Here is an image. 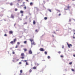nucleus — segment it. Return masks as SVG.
Wrapping results in <instances>:
<instances>
[{"instance_id": "obj_1", "label": "nucleus", "mask_w": 75, "mask_h": 75, "mask_svg": "<svg viewBox=\"0 0 75 75\" xmlns=\"http://www.w3.org/2000/svg\"><path fill=\"white\" fill-rule=\"evenodd\" d=\"M30 41L31 42V45H36L35 43L34 42V40L30 39Z\"/></svg>"}, {"instance_id": "obj_2", "label": "nucleus", "mask_w": 75, "mask_h": 75, "mask_svg": "<svg viewBox=\"0 0 75 75\" xmlns=\"http://www.w3.org/2000/svg\"><path fill=\"white\" fill-rule=\"evenodd\" d=\"M67 43L69 48H70V46H71V47H72V45H71V44H69L68 43V42H67Z\"/></svg>"}, {"instance_id": "obj_3", "label": "nucleus", "mask_w": 75, "mask_h": 75, "mask_svg": "<svg viewBox=\"0 0 75 75\" xmlns=\"http://www.w3.org/2000/svg\"><path fill=\"white\" fill-rule=\"evenodd\" d=\"M39 50L41 51H44V49L42 48H40Z\"/></svg>"}, {"instance_id": "obj_4", "label": "nucleus", "mask_w": 75, "mask_h": 75, "mask_svg": "<svg viewBox=\"0 0 75 75\" xmlns=\"http://www.w3.org/2000/svg\"><path fill=\"white\" fill-rule=\"evenodd\" d=\"M29 53L30 54H32V51H31V50H30L29 51Z\"/></svg>"}, {"instance_id": "obj_5", "label": "nucleus", "mask_w": 75, "mask_h": 75, "mask_svg": "<svg viewBox=\"0 0 75 75\" xmlns=\"http://www.w3.org/2000/svg\"><path fill=\"white\" fill-rule=\"evenodd\" d=\"M21 55L22 57H24V53H23L21 54Z\"/></svg>"}, {"instance_id": "obj_6", "label": "nucleus", "mask_w": 75, "mask_h": 75, "mask_svg": "<svg viewBox=\"0 0 75 75\" xmlns=\"http://www.w3.org/2000/svg\"><path fill=\"white\" fill-rule=\"evenodd\" d=\"M13 43L14 42H13V41H11L10 42V44H11L12 45H13V44H13Z\"/></svg>"}, {"instance_id": "obj_7", "label": "nucleus", "mask_w": 75, "mask_h": 75, "mask_svg": "<svg viewBox=\"0 0 75 75\" xmlns=\"http://www.w3.org/2000/svg\"><path fill=\"white\" fill-rule=\"evenodd\" d=\"M13 32L12 31H9V33L10 34H13Z\"/></svg>"}, {"instance_id": "obj_8", "label": "nucleus", "mask_w": 75, "mask_h": 75, "mask_svg": "<svg viewBox=\"0 0 75 75\" xmlns=\"http://www.w3.org/2000/svg\"><path fill=\"white\" fill-rule=\"evenodd\" d=\"M48 10L49 11H50V13H51V10L50 9H48Z\"/></svg>"}, {"instance_id": "obj_9", "label": "nucleus", "mask_w": 75, "mask_h": 75, "mask_svg": "<svg viewBox=\"0 0 75 75\" xmlns=\"http://www.w3.org/2000/svg\"><path fill=\"white\" fill-rule=\"evenodd\" d=\"M71 70L73 72H75V70H74V69H71Z\"/></svg>"}, {"instance_id": "obj_10", "label": "nucleus", "mask_w": 75, "mask_h": 75, "mask_svg": "<svg viewBox=\"0 0 75 75\" xmlns=\"http://www.w3.org/2000/svg\"><path fill=\"white\" fill-rule=\"evenodd\" d=\"M16 39H14L13 40V42H16Z\"/></svg>"}, {"instance_id": "obj_11", "label": "nucleus", "mask_w": 75, "mask_h": 75, "mask_svg": "<svg viewBox=\"0 0 75 75\" xmlns=\"http://www.w3.org/2000/svg\"><path fill=\"white\" fill-rule=\"evenodd\" d=\"M20 13H21V14H23V11H20Z\"/></svg>"}, {"instance_id": "obj_12", "label": "nucleus", "mask_w": 75, "mask_h": 75, "mask_svg": "<svg viewBox=\"0 0 75 75\" xmlns=\"http://www.w3.org/2000/svg\"><path fill=\"white\" fill-rule=\"evenodd\" d=\"M11 17L12 18H14V16H13V15H11Z\"/></svg>"}, {"instance_id": "obj_13", "label": "nucleus", "mask_w": 75, "mask_h": 75, "mask_svg": "<svg viewBox=\"0 0 75 75\" xmlns=\"http://www.w3.org/2000/svg\"><path fill=\"white\" fill-rule=\"evenodd\" d=\"M33 24L34 25L35 24V21H33Z\"/></svg>"}, {"instance_id": "obj_14", "label": "nucleus", "mask_w": 75, "mask_h": 75, "mask_svg": "<svg viewBox=\"0 0 75 75\" xmlns=\"http://www.w3.org/2000/svg\"><path fill=\"white\" fill-rule=\"evenodd\" d=\"M67 8H68L67 9H65V8H64V10H68V8H69V6H68L67 7H66Z\"/></svg>"}, {"instance_id": "obj_15", "label": "nucleus", "mask_w": 75, "mask_h": 75, "mask_svg": "<svg viewBox=\"0 0 75 75\" xmlns=\"http://www.w3.org/2000/svg\"><path fill=\"white\" fill-rule=\"evenodd\" d=\"M45 55H47V52L45 51Z\"/></svg>"}, {"instance_id": "obj_16", "label": "nucleus", "mask_w": 75, "mask_h": 75, "mask_svg": "<svg viewBox=\"0 0 75 75\" xmlns=\"http://www.w3.org/2000/svg\"><path fill=\"white\" fill-rule=\"evenodd\" d=\"M17 10H18V9H17V8H15V11H17Z\"/></svg>"}, {"instance_id": "obj_17", "label": "nucleus", "mask_w": 75, "mask_h": 75, "mask_svg": "<svg viewBox=\"0 0 75 75\" xmlns=\"http://www.w3.org/2000/svg\"><path fill=\"white\" fill-rule=\"evenodd\" d=\"M36 68H37L36 67H34L33 68V69H36Z\"/></svg>"}, {"instance_id": "obj_18", "label": "nucleus", "mask_w": 75, "mask_h": 75, "mask_svg": "<svg viewBox=\"0 0 75 75\" xmlns=\"http://www.w3.org/2000/svg\"><path fill=\"white\" fill-rule=\"evenodd\" d=\"M23 62H26L27 61V60H23Z\"/></svg>"}, {"instance_id": "obj_19", "label": "nucleus", "mask_w": 75, "mask_h": 75, "mask_svg": "<svg viewBox=\"0 0 75 75\" xmlns=\"http://www.w3.org/2000/svg\"><path fill=\"white\" fill-rule=\"evenodd\" d=\"M35 32H37V33H38V31L37 29H36L35 30Z\"/></svg>"}, {"instance_id": "obj_20", "label": "nucleus", "mask_w": 75, "mask_h": 75, "mask_svg": "<svg viewBox=\"0 0 75 75\" xmlns=\"http://www.w3.org/2000/svg\"><path fill=\"white\" fill-rule=\"evenodd\" d=\"M45 20H47V17H45L44 18Z\"/></svg>"}, {"instance_id": "obj_21", "label": "nucleus", "mask_w": 75, "mask_h": 75, "mask_svg": "<svg viewBox=\"0 0 75 75\" xmlns=\"http://www.w3.org/2000/svg\"><path fill=\"white\" fill-rule=\"evenodd\" d=\"M57 11L58 12H59V13L60 12V11H59V10H57Z\"/></svg>"}, {"instance_id": "obj_22", "label": "nucleus", "mask_w": 75, "mask_h": 75, "mask_svg": "<svg viewBox=\"0 0 75 75\" xmlns=\"http://www.w3.org/2000/svg\"><path fill=\"white\" fill-rule=\"evenodd\" d=\"M21 73H22L23 72V70H21L20 71Z\"/></svg>"}, {"instance_id": "obj_23", "label": "nucleus", "mask_w": 75, "mask_h": 75, "mask_svg": "<svg viewBox=\"0 0 75 75\" xmlns=\"http://www.w3.org/2000/svg\"><path fill=\"white\" fill-rule=\"evenodd\" d=\"M20 59H16V61H18Z\"/></svg>"}, {"instance_id": "obj_24", "label": "nucleus", "mask_w": 75, "mask_h": 75, "mask_svg": "<svg viewBox=\"0 0 75 75\" xmlns=\"http://www.w3.org/2000/svg\"><path fill=\"white\" fill-rule=\"evenodd\" d=\"M30 72H32V70H31V69H30L29 70Z\"/></svg>"}, {"instance_id": "obj_25", "label": "nucleus", "mask_w": 75, "mask_h": 75, "mask_svg": "<svg viewBox=\"0 0 75 75\" xmlns=\"http://www.w3.org/2000/svg\"><path fill=\"white\" fill-rule=\"evenodd\" d=\"M20 42H17V44H18V45H20Z\"/></svg>"}, {"instance_id": "obj_26", "label": "nucleus", "mask_w": 75, "mask_h": 75, "mask_svg": "<svg viewBox=\"0 0 75 75\" xmlns=\"http://www.w3.org/2000/svg\"><path fill=\"white\" fill-rule=\"evenodd\" d=\"M30 5H33V3L32 2H31L30 3Z\"/></svg>"}, {"instance_id": "obj_27", "label": "nucleus", "mask_w": 75, "mask_h": 75, "mask_svg": "<svg viewBox=\"0 0 75 75\" xmlns=\"http://www.w3.org/2000/svg\"><path fill=\"white\" fill-rule=\"evenodd\" d=\"M24 9H26L27 8L26 7V6H25L24 7Z\"/></svg>"}, {"instance_id": "obj_28", "label": "nucleus", "mask_w": 75, "mask_h": 75, "mask_svg": "<svg viewBox=\"0 0 75 75\" xmlns=\"http://www.w3.org/2000/svg\"><path fill=\"white\" fill-rule=\"evenodd\" d=\"M47 58H48V59H50V56H48Z\"/></svg>"}, {"instance_id": "obj_29", "label": "nucleus", "mask_w": 75, "mask_h": 75, "mask_svg": "<svg viewBox=\"0 0 75 75\" xmlns=\"http://www.w3.org/2000/svg\"><path fill=\"white\" fill-rule=\"evenodd\" d=\"M4 36H5V37H7V34H5L4 35Z\"/></svg>"}, {"instance_id": "obj_30", "label": "nucleus", "mask_w": 75, "mask_h": 75, "mask_svg": "<svg viewBox=\"0 0 75 75\" xmlns=\"http://www.w3.org/2000/svg\"><path fill=\"white\" fill-rule=\"evenodd\" d=\"M72 64V62H70L69 63V64L70 65H71V64Z\"/></svg>"}, {"instance_id": "obj_31", "label": "nucleus", "mask_w": 75, "mask_h": 75, "mask_svg": "<svg viewBox=\"0 0 75 75\" xmlns=\"http://www.w3.org/2000/svg\"><path fill=\"white\" fill-rule=\"evenodd\" d=\"M26 65H28V63H27V62H26Z\"/></svg>"}, {"instance_id": "obj_32", "label": "nucleus", "mask_w": 75, "mask_h": 75, "mask_svg": "<svg viewBox=\"0 0 75 75\" xmlns=\"http://www.w3.org/2000/svg\"><path fill=\"white\" fill-rule=\"evenodd\" d=\"M69 22H71V19H69Z\"/></svg>"}, {"instance_id": "obj_33", "label": "nucleus", "mask_w": 75, "mask_h": 75, "mask_svg": "<svg viewBox=\"0 0 75 75\" xmlns=\"http://www.w3.org/2000/svg\"><path fill=\"white\" fill-rule=\"evenodd\" d=\"M18 47V45H16V47H15V48H17Z\"/></svg>"}, {"instance_id": "obj_34", "label": "nucleus", "mask_w": 75, "mask_h": 75, "mask_svg": "<svg viewBox=\"0 0 75 75\" xmlns=\"http://www.w3.org/2000/svg\"><path fill=\"white\" fill-rule=\"evenodd\" d=\"M24 57H21V58L22 59H24Z\"/></svg>"}, {"instance_id": "obj_35", "label": "nucleus", "mask_w": 75, "mask_h": 75, "mask_svg": "<svg viewBox=\"0 0 75 75\" xmlns=\"http://www.w3.org/2000/svg\"><path fill=\"white\" fill-rule=\"evenodd\" d=\"M26 42H27V41H24V44H26Z\"/></svg>"}, {"instance_id": "obj_36", "label": "nucleus", "mask_w": 75, "mask_h": 75, "mask_svg": "<svg viewBox=\"0 0 75 75\" xmlns=\"http://www.w3.org/2000/svg\"><path fill=\"white\" fill-rule=\"evenodd\" d=\"M19 64H21V62H20L19 63Z\"/></svg>"}, {"instance_id": "obj_37", "label": "nucleus", "mask_w": 75, "mask_h": 75, "mask_svg": "<svg viewBox=\"0 0 75 75\" xmlns=\"http://www.w3.org/2000/svg\"><path fill=\"white\" fill-rule=\"evenodd\" d=\"M62 48L63 49L64 48V46L62 45Z\"/></svg>"}, {"instance_id": "obj_38", "label": "nucleus", "mask_w": 75, "mask_h": 75, "mask_svg": "<svg viewBox=\"0 0 75 75\" xmlns=\"http://www.w3.org/2000/svg\"><path fill=\"white\" fill-rule=\"evenodd\" d=\"M24 51H27V49H24Z\"/></svg>"}, {"instance_id": "obj_39", "label": "nucleus", "mask_w": 75, "mask_h": 75, "mask_svg": "<svg viewBox=\"0 0 75 75\" xmlns=\"http://www.w3.org/2000/svg\"><path fill=\"white\" fill-rule=\"evenodd\" d=\"M12 53L13 54H15V52H13Z\"/></svg>"}, {"instance_id": "obj_40", "label": "nucleus", "mask_w": 75, "mask_h": 75, "mask_svg": "<svg viewBox=\"0 0 75 75\" xmlns=\"http://www.w3.org/2000/svg\"><path fill=\"white\" fill-rule=\"evenodd\" d=\"M60 57H61V58H63V56L62 55H61L60 56Z\"/></svg>"}, {"instance_id": "obj_41", "label": "nucleus", "mask_w": 75, "mask_h": 75, "mask_svg": "<svg viewBox=\"0 0 75 75\" xmlns=\"http://www.w3.org/2000/svg\"><path fill=\"white\" fill-rule=\"evenodd\" d=\"M11 6H12L13 5V4H12V3H11L10 4Z\"/></svg>"}, {"instance_id": "obj_42", "label": "nucleus", "mask_w": 75, "mask_h": 75, "mask_svg": "<svg viewBox=\"0 0 75 75\" xmlns=\"http://www.w3.org/2000/svg\"><path fill=\"white\" fill-rule=\"evenodd\" d=\"M27 22H25V23H23V24H26Z\"/></svg>"}, {"instance_id": "obj_43", "label": "nucleus", "mask_w": 75, "mask_h": 75, "mask_svg": "<svg viewBox=\"0 0 75 75\" xmlns=\"http://www.w3.org/2000/svg\"><path fill=\"white\" fill-rule=\"evenodd\" d=\"M27 18V16H26V18H25V19L26 20Z\"/></svg>"}, {"instance_id": "obj_44", "label": "nucleus", "mask_w": 75, "mask_h": 75, "mask_svg": "<svg viewBox=\"0 0 75 75\" xmlns=\"http://www.w3.org/2000/svg\"><path fill=\"white\" fill-rule=\"evenodd\" d=\"M58 53H59V54H60V53H61V52H60V51L58 52Z\"/></svg>"}, {"instance_id": "obj_45", "label": "nucleus", "mask_w": 75, "mask_h": 75, "mask_svg": "<svg viewBox=\"0 0 75 75\" xmlns=\"http://www.w3.org/2000/svg\"><path fill=\"white\" fill-rule=\"evenodd\" d=\"M40 52H38L37 54H40Z\"/></svg>"}, {"instance_id": "obj_46", "label": "nucleus", "mask_w": 75, "mask_h": 75, "mask_svg": "<svg viewBox=\"0 0 75 75\" xmlns=\"http://www.w3.org/2000/svg\"><path fill=\"white\" fill-rule=\"evenodd\" d=\"M74 35L73 36V38L75 39V37H74Z\"/></svg>"}, {"instance_id": "obj_47", "label": "nucleus", "mask_w": 75, "mask_h": 75, "mask_svg": "<svg viewBox=\"0 0 75 75\" xmlns=\"http://www.w3.org/2000/svg\"><path fill=\"white\" fill-rule=\"evenodd\" d=\"M12 61L13 62H14V60H12Z\"/></svg>"}, {"instance_id": "obj_48", "label": "nucleus", "mask_w": 75, "mask_h": 75, "mask_svg": "<svg viewBox=\"0 0 75 75\" xmlns=\"http://www.w3.org/2000/svg\"><path fill=\"white\" fill-rule=\"evenodd\" d=\"M23 6H25V4H23Z\"/></svg>"}, {"instance_id": "obj_49", "label": "nucleus", "mask_w": 75, "mask_h": 75, "mask_svg": "<svg viewBox=\"0 0 75 75\" xmlns=\"http://www.w3.org/2000/svg\"><path fill=\"white\" fill-rule=\"evenodd\" d=\"M59 16H61V14L59 13Z\"/></svg>"}, {"instance_id": "obj_50", "label": "nucleus", "mask_w": 75, "mask_h": 75, "mask_svg": "<svg viewBox=\"0 0 75 75\" xmlns=\"http://www.w3.org/2000/svg\"><path fill=\"white\" fill-rule=\"evenodd\" d=\"M73 56H74V57H75V54H74Z\"/></svg>"}, {"instance_id": "obj_51", "label": "nucleus", "mask_w": 75, "mask_h": 75, "mask_svg": "<svg viewBox=\"0 0 75 75\" xmlns=\"http://www.w3.org/2000/svg\"><path fill=\"white\" fill-rule=\"evenodd\" d=\"M25 3V2H23V4H24Z\"/></svg>"}, {"instance_id": "obj_52", "label": "nucleus", "mask_w": 75, "mask_h": 75, "mask_svg": "<svg viewBox=\"0 0 75 75\" xmlns=\"http://www.w3.org/2000/svg\"><path fill=\"white\" fill-rule=\"evenodd\" d=\"M17 5H19V4H18V3H17Z\"/></svg>"}, {"instance_id": "obj_53", "label": "nucleus", "mask_w": 75, "mask_h": 75, "mask_svg": "<svg viewBox=\"0 0 75 75\" xmlns=\"http://www.w3.org/2000/svg\"><path fill=\"white\" fill-rule=\"evenodd\" d=\"M21 16H23V14H22L21 15Z\"/></svg>"}, {"instance_id": "obj_54", "label": "nucleus", "mask_w": 75, "mask_h": 75, "mask_svg": "<svg viewBox=\"0 0 75 75\" xmlns=\"http://www.w3.org/2000/svg\"><path fill=\"white\" fill-rule=\"evenodd\" d=\"M18 1H20V0H18Z\"/></svg>"}, {"instance_id": "obj_55", "label": "nucleus", "mask_w": 75, "mask_h": 75, "mask_svg": "<svg viewBox=\"0 0 75 75\" xmlns=\"http://www.w3.org/2000/svg\"><path fill=\"white\" fill-rule=\"evenodd\" d=\"M73 20H74V21H75V20L74 19H73Z\"/></svg>"}, {"instance_id": "obj_56", "label": "nucleus", "mask_w": 75, "mask_h": 75, "mask_svg": "<svg viewBox=\"0 0 75 75\" xmlns=\"http://www.w3.org/2000/svg\"><path fill=\"white\" fill-rule=\"evenodd\" d=\"M16 23H15V24H14V26H15V25H16Z\"/></svg>"}, {"instance_id": "obj_57", "label": "nucleus", "mask_w": 75, "mask_h": 75, "mask_svg": "<svg viewBox=\"0 0 75 75\" xmlns=\"http://www.w3.org/2000/svg\"><path fill=\"white\" fill-rule=\"evenodd\" d=\"M37 64L38 65H39L40 64Z\"/></svg>"}, {"instance_id": "obj_58", "label": "nucleus", "mask_w": 75, "mask_h": 75, "mask_svg": "<svg viewBox=\"0 0 75 75\" xmlns=\"http://www.w3.org/2000/svg\"><path fill=\"white\" fill-rule=\"evenodd\" d=\"M54 34H56V33H55V32H54Z\"/></svg>"}, {"instance_id": "obj_59", "label": "nucleus", "mask_w": 75, "mask_h": 75, "mask_svg": "<svg viewBox=\"0 0 75 75\" xmlns=\"http://www.w3.org/2000/svg\"><path fill=\"white\" fill-rule=\"evenodd\" d=\"M20 20H22V19H20Z\"/></svg>"}, {"instance_id": "obj_60", "label": "nucleus", "mask_w": 75, "mask_h": 75, "mask_svg": "<svg viewBox=\"0 0 75 75\" xmlns=\"http://www.w3.org/2000/svg\"><path fill=\"white\" fill-rule=\"evenodd\" d=\"M21 47H22L23 45H21Z\"/></svg>"}, {"instance_id": "obj_61", "label": "nucleus", "mask_w": 75, "mask_h": 75, "mask_svg": "<svg viewBox=\"0 0 75 75\" xmlns=\"http://www.w3.org/2000/svg\"><path fill=\"white\" fill-rule=\"evenodd\" d=\"M52 36H53V37H54V35H53Z\"/></svg>"}, {"instance_id": "obj_62", "label": "nucleus", "mask_w": 75, "mask_h": 75, "mask_svg": "<svg viewBox=\"0 0 75 75\" xmlns=\"http://www.w3.org/2000/svg\"><path fill=\"white\" fill-rule=\"evenodd\" d=\"M73 1H75V0H73Z\"/></svg>"}, {"instance_id": "obj_63", "label": "nucleus", "mask_w": 75, "mask_h": 75, "mask_svg": "<svg viewBox=\"0 0 75 75\" xmlns=\"http://www.w3.org/2000/svg\"><path fill=\"white\" fill-rule=\"evenodd\" d=\"M26 1H28V0H26Z\"/></svg>"}, {"instance_id": "obj_64", "label": "nucleus", "mask_w": 75, "mask_h": 75, "mask_svg": "<svg viewBox=\"0 0 75 75\" xmlns=\"http://www.w3.org/2000/svg\"><path fill=\"white\" fill-rule=\"evenodd\" d=\"M74 34H75V33H74Z\"/></svg>"}]
</instances>
